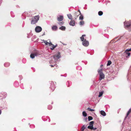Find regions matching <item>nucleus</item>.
Here are the masks:
<instances>
[{"mask_svg":"<svg viewBox=\"0 0 131 131\" xmlns=\"http://www.w3.org/2000/svg\"><path fill=\"white\" fill-rule=\"evenodd\" d=\"M22 62L24 63H25L26 62V59H23L22 60Z\"/></svg>","mask_w":131,"mask_h":131,"instance_id":"obj_39","label":"nucleus"},{"mask_svg":"<svg viewBox=\"0 0 131 131\" xmlns=\"http://www.w3.org/2000/svg\"><path fill=\"white\" fill-rule=\"evenodd\" d=\"M128 116H127V114H126V116H125V118H124V120L125 119H126V118H127V117Z\"/></svg>","mask_w":131,"mask_h":131,"instance_id":"obj_48","label":"nucleus"},{"mask_svg":"<svg viewBox=\"0 0 131 131\" xmlns=\"http://www.w3.org/2000/svg\"><path fill=\"white\" fill-rule=\"evenodd\" d=\"M6 93L5 92H2L1 94V97H2V99L5 98L6 96Z\"/></svg>","mask_w":131,"mask_h":131,"instance_id":"obj_10","label":"nucleus"},{"mask_svg":"<svg viewBox=\"0 0 131 131\" xmlns=\"http://www.w3.org/2000/svg\"><path fill=\"white\" fill-rule=\"evenodd\" d=\"M16 84H17L18 86V83L15 82L14 83V85L15 86H16Z\"/></svg>","mask_w":131,"mask_h":131,"instance_id":"obj_43","label":"nucleus"},{"mask_svg":"<svg viewBox=\"0 0 131 131\" xmlns=\"http://www.w3.org/2000/svg\"><path fill=\"white\" fill-rule=\"evenodd\" d=\"M66 84L68 85L67 87H69L70 85L71 84V82L70 81H68L67 82Z\"/></svg>","mask_w":131,"mask_h":131,"instance_id":"obj_22","label":"nucleus"},{"mask_svg":"<svg viewBox=\"0 0 131 131\" xmlns=\"http://www.w3.org/2000/svg\"><path fill=\"white\" fill-rule=\"evenodd\" d=\"M96 129H97L96 128V127L94 128L93 127V128L92 129H91V130L93 129L94 130H96Z\"/></svg>","mask_w":131,"mask_h":131,"instance_id":"obj_44","label":"nucleus"},{"mask_svg":"<svg viewBox=\"0 0 131 131\" xmlns=\"http://www.w3.org/2000/svg\"><path fill=\"white\" fill-rule=\"evenodd\" d=\"M52 48H50V49L51 50H53L54 48H55L57 47V44H56V45L54 46L53 44L52 45Z\"/></svg>","mask_w":131,"mask_h":131,"instance_id":"obj_19","label":"nucleus"},{"mask_svg":"<svg viewBox=\"0 0 131 131\" xmlns=\"http://www.w3.org/2000/svg\"><path fill=\"white\" fill-rule=\"evenodd\" d=\"M25 18H26L25 17V18H24V19H25Z\"/></svg>","mask_w":131,"mask_h":131,"instance_id":"obj_58","label":"nucleus"},{"mask_svg":"<svg viewBox=\"0 0 131 131\" xmlns=\"http://www.w3.org/2000/svg\"><path fill=\"white\" fill-rule=\"evenodd\" d=\"M79 14L80 15V16L79 17V19L80 20H82L83 19V15L81 14Z\"/></svg>","mask_w":131,"mask_h":131,"instance_id":"obj_21","label":"nucleus"},{"mask_svg":"<svg viewBox=\"0 0 131 131\" xmlns=\"http://www.w3.org/2000/svg\"><path fill=\"white\" fill-rule=\"evenodd\" d=\"M101 114L103 116H105L106 115L105 112L103 111L102 110L100 111Z\"/></svg>","mask_w":131,"mask_h":131,"instance_id":"obj_15","label":"nucleus"},{"mask_svg":"<svg viewBox=\"0 0 131 131\" xmlns=\"http://www.w3.org/2000/svg\"><path fill=\"white\" fill-rule=\"evenodd\" d=\"M85 125H83L82 126V127L81 129V131H84V129L85 128Z\"/></svg>","mask_w":131,"mask_h":131,"instance_id":"obj_27","label":"nucleus"},{"mask_svg":"<svg viewBox=\"0 0 131 131\" xmlns=\"http://www.w3.org/2000/svg\"><path fill=\"white\" fill-rule=\"evenodd\" d=\"M94 123V122L93 121H92L90 122L89 125L88 126V128L89 129H92L93 128V124Z\"/></svg>","mask_w":131,"mask_h":131,"instance_id":"obj_9","label":"nucleus"},{"mask_svg":"<svg viewBox=\"0 0 131 131\" xmlns=\"http://www.w3.org/2000/svg\"><path fill=\"white\" fill-rule=\"evenodd\" d=\"M82 115L83 116L85 117L87 115V114L85 111H83L82 112Z\"/></svg>","mask_w":131,"mask_h":131,"instance_id":"obj_23","label":"nucleus"},{"mask_svg":"<svg viewBox=\"0 0 131 131\" xmlns=\"http://www.w3.org/2000/svg\"><path fill=\"white\" fill-rule=\"evenodd\" d=\"M36 36L35 35H34V36H33L31 38V40L32 41H33L34 40V39L36 38Z\"/></svg>","mask_w":131,"mask_h":131,"instance_id":"obj_33","label":"nucleus"},{"mask_svg":"<svg viewBox=\"0 0 131 131\" xmlns=\"http://www.w3.org/2000/svg\"><path fill=\"white\" fill-rule=\"evenodd\" d=\"M50 83L51 85L50 88L52 89V91H53L54 90L55 88L54 83L53 82L51 81Z\"/></svg>","mask_w":131,"mask_h":131,"instance_id":"obj_8","label":"nucleus"},{"mask_svg":"<svg viewBox=\"0 0 131 131\" xmlns=\"http://www.w3.org/2000/svg\"><path fill=\"white\" fill-rule=\"evenodd\" d=\"M35 31L36 32H39L42 30L41 27L39 26H37L35 28Z\"/></svg>","mask_w":131,"mask_h":131,"instance_id":"obj_6","label":"nucleus"},{"mask_svg":"<svg viewBox=\"0 0 131 131\" xmlns=\"http://www.w3.org/2000/svg\"><path fill=\"white\" fill-rule=\"evenodd\" d=\"M69 24L71 26H74L75 25L74 21L72 20H71L69 23Z\"/></svg>","mask_w":131,"mask_h":131,"instance_id":"obj_13","label":"nucleus"},{"mask_svg":"<svg viewBox=\"0 0 131 131\" xmlns=\"http://www.w3.org/2000/svg\"><path fill=\"white\" fill-rule=\"evenodd\" d=\"M103 91L100 92L99 93V95L98 96L99 97H100L103 95Z\"/></svg>","mask_w":131,"mask_h":131,"instance_id":"obj_24","label":"nucleus"},{"mask_svg":"<svg viewBox=\"0 0 131 131\" xmlns=\"http://www.w3.org/2000/svg\"><path fill=\"white\" fill-rule=\"evenodd\" d=\"M84 24V21H81L80 22V25H83Z\"/></svg>","mask_w":131,"mask_h":131,"instance_id":"obj_31","label":"nucleus"},{"mask_svg":"<svg viewBox=\"0 0 131 131\" xmlns=\"http://www.w3.org/2000/svg\"><path fill=\"white\" fill-rule=\"evenodd\" d=\"M131 51V48L130 49H126L125 51L123 53V55L125 56L127 58H129L130 56V53L128 52L129 51Z\"/></svg>","mask_w":131,"mask_h":131,"instance_id":"obj_2","label":"nucleus"},{"mask_svg":"<svg viewBox=\"0 0 131 131\" xmlns=\"http://www.w3.org/2000/svg\"><path fill=\"white\" fill-rule=\"evenodd\" d=\"M58 24H59L60 26H61L63 24H64V22L63 21L59 22L58 23Z\"/></svg>","mask_w":131,"mask_h":131,"instance_id":"obj_28","label":"nucleus"},{"mask_svg":"<svg viewBox=\"0 0 131 131\" xmlns=\"http://www.w3.org/2000/svg\"><path fill=\"white\" fill-rule=\"evenodd\" d=\"M61 76H63V75H61Z\"/></svg>","mask_w":131,"mask_h":131,"instance_id":"obj_59","label":"nucleus"},{"mask_svg":"<svg viewBox=\"0 0 131 131\" xmlns=\"http://www.w3.org/2000/svg\"><path fill=\"white\" fill-rule=\"evenodd\" d=\"M45 35V32H44V33L42 35V36H43V35Z\"/></svg>","mask_w":131,"mask_h":131,"instance_id":"obj_49","label":"nucleus"},{"mask_svg":"<svg viewBox=\"0 0 131 131\" xmlns=\"http://www.w3.org/2000/svg\"><path fill=\"white\" fill-rule=\"evenodd\" d=\"M49 62L50 63H53V61L52 60L50 61Z\"/></svg>","mask_w":131,"mask_h":131,"instance_id":"obj_47","label":"nucleus"},{"mask_svg":"<svg viewBox=\"0 0 131 131\" xmlns=\"http://www.w3.org/2000/svg\"><path fill=\"white\" fill-rule=\"evenodd\" d=\"M50 66H51V67H54V66H55V64H54L53 65H50Z\"/></svg>","mask_w":131,"mask_h":131,"instance_id":"obj_46","label":"nucleus"},{"mask_svg":"<svg viewBox=\"0 0 131 131\" xmlns=\"http://www.w3.org/2000/svg\"><path fill=\"white\" fill-rule=\"evenodd\" d=\"M78 11L79 12V13H80V14H81V12H80V10H78Z\"/></svg>","mask_w":131,"mask_h":131,"instance_id":"obj_50","label":"nucleus"},{"mask_svg":"<svg viewBox=\"0 0 131 131\" xmlns=\"http://www.w3.org/2000/svg\"><path fill=\"white\" fill-rule=\"evenodd\" d=\"M37 53H31L30 55V57L32 59L34 58L35 56H37Z\"/></svg>","mask_w":131,"mask_h":131,"instance_id":"obj_12","label":"nucleus"},{"mask_svg":"<svg viewBox=\"0 0 131 131\" xmlns=\"http://www.w3.org/2000/svg\"><path fill=\"white\" fill-rule=\"evenodd\" d=\"M111 63V61L110 60H109L108 61L107 63V64L106 65L107 66H109L110 65Z\"/></svg>","mask_w":131,"mask_h":131,"instance_id":"obj_25","label":"nucleus"},{"mask_svg":"<svg viewBox=\"0 0 131 131\" xmlns=\"http://www.w3.org/2000/svg\"><path fill=\"white\" fill-rule=\"evenodd\" d=\"M124 26L125 28L128 29H131V21L130 20L127 22H124Z\"/></svg>","mask_w":131,"mask_h":131,"instance_id":"obj_5","label":"nucleus"},{"mask_svg":"<svg viewBox=\"0 0 131 131\" xmlns=\"http://www.w3.org/2000/svg\"><path fill=\"white\" fill-rule=\"evenodd\" d=\"M51 104H53V102H52V103Z\"/></svg>","mask_w":131,"mask_h":131,"instance_id":"obj_56","label":"nucleus"},{"mask_svg":"<svg viewBox=\"0 0 131 131\" xmlns=\"http://www.w3.org/2000/svg\"><path fill=\"white\" fill-rule=\"evenodd\" d=\"M30 127L31 128H33L35 127L34 125H30Z\"/></svg>","mask_w":131,"mask_h":131,"instance_id":"obj_41","label":"nucleus"},{"mask_svg":"<svg viewBox=\"0 0 131 131\" xmlns=\"http://www.w3.org/2000/svg\"><path fill=\"white\" fill-rule=\"evenodd\" d=\"M59 29L62 31H65L66 29V27L64 26H62L59 28Z\"/></svg>","mask_w":131,"mask_h":131,"instance_id":"obj_16","label":"nucleus"},{"mask_svg":"<svg viewBox=\"0 0 131 131\" xmlns=\"http://www.w3.org/2000/svg\"><path fill=\"white\" fill-rule=\"evenodd\" d=\"M85 35H83L80 38V39L83 42V41H84V37H85Z\"/></svg>","mask_w":131,"mask_h":131,"instance_id":"obj_17","label":"nucleus"},{"mask_svg":"<svg viewBox=\"0 0 131 131\" xmlns=\"http://www.w3.org/2000/svg\"><path fill=\"white\" fill-rule=\"evenodd\" d=\"M98 72L99 74V80L100 81L102 79L104 78L105 75L104 73L102 72V70H98Z\"/></svg>","mask_w":131,"mask_h":131,"instance_id":"obj_4","label":"nucleus"},{"mask_svg":"<svg viewBox=\"0 0 131 131\" xmlns=\"http://www.w3.org/2000/svg\"><path fill=\"white\" fill-rule=\"evenodd\" d=\"M66 75L65 76H64L65 77H66Z\"/></svg>","mask_w":131,"mask_h":131,"instance_id":"obj_61","label":"nucleus"},{"mask_svg":"<svg viewBox=\"0 0 131 131\" xmlns=\"http://www.w3.org/2000/svg\"><path fill=\"white\" fill-rule=\"evenodd\" d=\"M78 13V12H76L75 13V14H77V13Z\"/></svg>","mask_w":131,"mask_h":131,"instance_id":"obj_53","label":"nucleus"},{"mask_svg":"<svg viewBox=\"0 0 131 131\" xmlns=\"http://www.w3.org/2000/svg\"><path fill=\"white\" fill-rule=\"evenodd\" d=\"M2 0H1V3L2 2Z\"/></svg>","mask_w":131,"mask_h":131,"instance_id":"obj_54","label":"nucleus"},{"mask_svg":"<svg viewBox=\"0 0 131 131\" xmlns=\"http://www.w3.org/2000/svg\"><path fill=\"white\" fill-rule=\"evenodd\" d=\"M82 44L84 46L87 47L89 45V42L88 41L86 40V39H85L84 41L82 42Z\"/></svg>","mask_w":131,"mask_h":131,"instance_id":"obj_7","label":"nucleus"},{"mask_svg":"<svg viewBox=\"0 0 131 131\" xmlns=\"http://www.w3.org/2000/svg\"><path fill=\"white\" fill-rule=\"evenodd\" d=\"M61 57L60 53L59 52H58L57 53L54 54L53 56V58L55 62L58 61V59Z\"/></svg>","mask_w":131,"mask_h":131,"instance_id":"obj_3","label":"nucleus"},{"mask_svg":"<svg viewBox=\"0 0 131 131\" xmlns=\"http://www.w3.org/2000/svg\"><path fill=\"white\" fill-rule=\"evenodd\" d=\"M88 119L89 121L93 119V117L91 116H89L88 117Z\"/></svg>","mask_w":131,"mask_h":131,"instance_id":"obj_26","label":"nucleus"},{"mask_svg":"<svg viewBox=\"0 0 131 131\" xmlns=\"http://www.w3.org/2000/svg\"><path fill=\"white\" fill-rule=\"evenodd\" d=\"M98 15L100 16H101L103 15V12L101 11H100L98 12Z\"/></svg>","mask_w":131,"mask_h":131,"instance_id":"obj_29","label":"nucleus"},{"mask_svg":"<svg viewBox=\"0 0 131 131\" xmlns=\"http://www.w3.org/2000/svg\"><path fill=\"white\" fill-rule=\"evenodd\" d=\"M110 1H109L107 0L105 2V3L106 5H107L108 3H110Z\"/></svg>","mask_w":131,"mask_h":131,"instance_id":"obj_38","label":"nucleus"},{"mask_svg":"<svg viewBox=\"0 0 131 131\" xmlns=\"http://www.w3.org/2000/svg\"><path fill=\"white\" fill-rule=\"evenodd\" d=\"M57 28V26H53L52 27V29L53 30H56Z\"/></svg>","mask_w":131,"mask_h":131,"instance_id":"obj_18","label":"nucleus"},{"mask_svg":"<svg viewBox=\"0 0 131 131\" xmlns=\"http://www.w3.org/2000/svg\"><path fill=\"white\" fill-rule=\"evenodd\" d=\"M27 37L28 38H29L30 37L29 36H27Z\"/></svg>","mask_w":131,"mask_h":131,"instance_id":"obj_51","label":"nucleus"},{"mask_svg":"<svg viewBox=\"0 0 131 131\" xmlns=\"http://www.w3.org/2000/svg\"><path fill=\"white\" fill-rule=\"evenodd\" d=\"M0 113H1V112H0Z\"/></svg>","mask_w":131,"mask_h":131,"instance_id":"obj_57","label":"nucleus"},{"mask_svg":"<svg viewBox=\"0 0 131 131\" xmlns=\"http://www.w3.org/2000/svg\"><path fill=\"white\" fill-rule=\"evenodd\" d=\"M52 108V105H49L48 106V108L49 110H51Z\"/></svg>","mask_w":131,"mask_h":131,"instance_id":"obj_32","label":"nucleus"},{"mask_svg":"<svg viewBox=\"0 0 131 131\" xmlns=\"http://www.w3.org/2000/svg\"><path fill=\"white\" fill-rule=\"evenodd\" d=\"M131 112V107L129 109L127 113V116H128L130 113Z\"/></svg>","mask_w":131,"mask_h":131,"instance_id":"obj_30","label":"nucleus"},{"mask_svg":"<svg viewBox=\"0 0 131 131\" xmlns=\"http://www.w3.org/2000/svg\"><path fill=\"white\" fill-rule=\"evenodd\" d=\"M76 68L77 69L79 70H80L81 69V68L80 66H78Z\"/></svg>","mask_w":131,"mask_h":131,"instance_id":"obj_35","label":"nucleus"},{"mask_svg":"<svg viewBox=\"0 0 131 131\" xmlns=\"http://www.w3.org/2000/svg\"><path fill=\"white\" fill-rule=\"evenodd\" d=\"M48 44L49 45V46H50L51 45H53V44L50 41V42H48Z\"/></svg>","mask_w":131,"mask_h":131,"instance_id":"obj_40","label":"nucleus"},{"mask_svg":"<svg viewBox=\"0 0 131 131\" xmlns=\"http://www.w3.org/2000/svg\"><path fill=\"white\" fill-rule=\"evenodd\" d=\"M4 65L5 67H9L10 66V64L9 62H6L4 64Z\"/></svg>","mask_w":131,"mask_h":131,"instance_id":"obj_20","label":"nucleus"},{"mask_svg":"<svg viewBox=\"0 0 131 131\" xmlns=\"http://www.w3.org/2000/svg\"><path fill=\"white\" fill-rule=\"evenodd\" d=\"M87 118L85 117L84 118V121H85V122H86L87 121Z\"/></svg>","mask_w":131,"mask_h":131,"instance_id":"obj_45","label":"nucleus"},{"mask_svg":"<svg viewBox=\"0 0 131 131\" xmlns=\"http://www.w3.org/2000/svg\"><path fill=\"white\" fill-rule=\"evenodd\" d=\"M88 109L89 111H94V110L93 109H91L90 107H88Z\"/></svg>","mask_w":131,"mask_h":131,"instance_id":"obj_37","label":"nucleus"},{"mask_svg":"<svg viewBox=\"0 0 131 131\" xmlns=\"http://www.w3.org/2000/svg\"><path fill=\"white\" fill-rule=\"evenodd\" d=\"M10 13L12 17H15V15L13 12H11Z\"/></svg>","mask_w":131,"mask_h":131,"instance_id":"obj_36","label":"nucleus"},{"mask_svg":"<svg viewBox=\"0 0 131 131\" xmlns=\"http://www.w3.org/2000/svg\"><path fill=\"white\" fill-rule=\"evenodd\" d=\"M39 16H36L34 17V18H32L31 21V24H34L37 22L39 19Z\"/></svg>","mask_w":131,"mask_h":131,"instance_id":"obj_1","label":"nucleus"},{"mask_svg":"<svg viewBox=\"0 0 131 131\" xmlns=\"http://www.w3.org/2000/svg\"><path fill=\"white\" fill-rule=\"evenodd\" d=\"M49 121L50 122V120H49Z\"/></svg>","mask_w":131,"mask_h":131,"instance_id":"obj_60","label":"nucleus"},{"mask_svg":"<svg viewBox=\"0 0 131 131\" xmlns=\"http://www.w3.org/2000/svg\"><path fill=\"white\" fill-rule=\"evenodd\" d=\"M103 66V64H102L101 65V67L102 66Z\"/></svg>","mask_w":131,"mask_h":131,"instance_id":"obj_52","label":"nucleus"},{"mask_svg":"<svg viewBox=\"0 0 131 131\" xmlns=\"http://www.w3.org/2000/svg\"><path fill=\"white\" fill-rule=\"evenodd\" d=\"M20 87H21V88L22 89H24V88L23 87V84H22L20 85Z\"/></svg>","mask_w":131,"mask_h":131,"instance_id":"obj_42","label":"nucleus"},{"mask_svg":"<svg viewBox=\"0 0 131 131\" xmlns=\"http://www.w3.org/2000/svg\"><path fill=\"white\" fill-rule=\"evenodd\" d=\"M43 41L44 42L45 45H47L48 44V42H47V41L44 40H43Z\"/></svg>","mask_w":131,"mask_h":131,"instance_id":"obj_34","label":"nucleus"},{"mask_svg":"<svg viewBox=\"0 0 131 131\" xmlns=\"http://www.w3.org/2000/svg\"><path fill=\"white\" fill-rule=\"evenodd\" d=\"M33 69H33V70H34V71H35V69L34 68H33Z\"/></svg>","mask_w":131,"mask_h":131,"instance_id":"obj_55","label":"nucleus"},{"mask_svg":"<svg viewBox=\"0 0 131 131\" xmlns=\"http://www.w3.org/2000/svg\"><path fill=\"white\" fill-rule=\"evenodd\" d=\"M67 16L69 19L71 20H72V17L71 14H67Z\"/></svg>","mask_w":131,"mask_h":131,"instance_id":"obj_14","label":"nucleus"},{"mask_svg":"<svg viewBox=\"0 0 131 131\" xmlns=\"http://www.w3.org/2000/svg\"><path fill=\"white\" fill-rule=\"evenodd\" d=\"M57 20L59 21H62L63 19V16L59 15V16H58L57 18Z\"/></svg>","mask_w":131,"mask_h":131,"instance_id":"obj_11","label":"nucleus"}]
</instances>
